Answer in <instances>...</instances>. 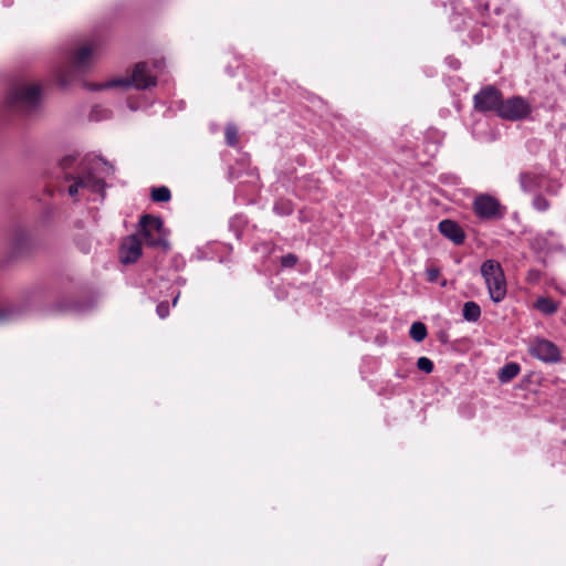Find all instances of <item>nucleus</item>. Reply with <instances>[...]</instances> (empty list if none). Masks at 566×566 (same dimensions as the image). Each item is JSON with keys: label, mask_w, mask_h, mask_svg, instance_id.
Segmentation results:
<instances>
[{"label": "nucleus", "mask_w": 566, "mask_h": 566, "mask_svg": "<svg viewBox=\"0 0 566 566\" xmlns=\"http://www.w3.org/2000/svg\"><path fill=\"white\" fill-rule=\"evenodd\" d=\"M481 316L479 304L473 301L465 302L463 305V317L469 322H476Z\"/></svg>", "instance_id": "15"}, {"label": "nucleus", "mask_w": 566, "mask_h": 566, "mask_svg": "<svg viewBox=\"0 0 566 566\" xmlns=\"http://www.w3.org/2000/svg\"><path fill=\"white\" fill-rule=\"evenodd\" d=\"M12 250L17 254H21L29 250L31 245V235L27 230L18 229L12 235Z\"/></svg>", "instance_id": "12"}, {"label": "nucleus", "mask_w": 566, "mask_h": 566, "mask_svg": "<svg viewBox=\"0 0 566 566\" xmlns=\"http://www.w3.org/2000/svg\"><path fill=\"white\" fill-rule=\"evenodd\" d=\"M409 335L415 342L420 343L428 335L427 326L421 322H415L410 327Z\"/></svg>", "instance_id": "17"}, {"label": "nucleus", "mask_w": 566, "mask_h": 566, "mask_svg": "<svg viewBox=\"0 0 566 566\" xmlns=\"http://www.w3.org/2000/svg\"><path fill=\"white\" fill-rule=\"evenodd\" d=\"M528 353L532 357L546 364H556L562 359L559 348L553 342L541 337H535L530 342Z\"/></svg>", "instance_id": "8"}, {"label": "nucleus", "mask_w": 566, "mask_h": 566, "mask_svg": "<svg viewBox=\"0 0 566 566\" xmlns=\"http://www.w3.org/2000/svg\"><path fill=\"white\" fill-rule=\"evenodd\" d=\"M98 42L93 40L75 50L71 57L74 69L81 72L88 70L93 63L95 54L98 51Z\"/></svg>", "instance_id": "9"}, {"label": "nucleus", "mask_w": 566, "mask_h": 566, "mask_svg": "<svg viewBox=\"0 0 566 566\" xmlns=\"http://www.w3.org/2000/svg\"><path fill=\"white\" fill-rule=\"evenodd\" d=\"M178 298H179V293L174 297L172 300V305L176 306L177 303H178Z\"/></svg>", "instance_id": "32"}, {"label": "nucleus", "mask_w": 566, "mask_h": 566, "mask_svg": "<svg viewBox=\"0 0 566 566\" xmlns=\"http://www.w3.org/2000/svg\"><path fill=\"white\" fill-rule=\"evenodd\" d=\"M535 307L546 315L554 314L558 308L557 304L548 297H539L535 303Z\"/></svg>", "instance_id": "16"}, {"label": "nucleus", "mask_w": 566, "mask_h": 566, "mask_svg": "<svg viewBox=\"0 0 566 566\" xmlns=\"http://www.w3.org/2000/svg\"><path fill=\"white\" fill-rule=\"evenodd\" d=\"M142 241L136 234L127 235L119 249L120 261L125 264L135 263L142 255Z\"/></svg>", "instance_id": "10"}, {"label": "nucleus", "mask_w": 566, "mask_h": 566, "mask_svg": "<svg viewBox=\"0 0 566 566\" xmlns=\"http://www.w3.org/2000/svg\"><path fill=\"white\" fill-rule=\"evenodd\" d=\"M81 250L84 252V253H87L90 251V247L87 244H82L81 245Z\"/></svg>", "instance_id": "31"}, {"label": "nucleus", "mask_w": 566, "mask_h": 566, "mask_svg": "<svg viewBox=\"0 0 566 566\" xmlns=\"http://www.w3.org/2000/svg\"><path fill=\"white\" fill-rule=\"evenodd\" d=\"M520 184L524 191H532L538 186L537 176L532 172H523L520 176Z\"/></svg>", "instance_id": "18"}, {"label": "nucleus", "mask_w": 566, "mask_h": 566, "mask_svg": "<svg viewBox=\"0 0 566 566\" xmlns=\"http://www.w3.org/2000/svg\"><path fill=\"white\" fill-rule=\"evenodd\" d=\"M224 138L229 146H235L238 144V128L232 124L227 125Z\"/></svg>", "instance_id": "21"}, {"label": "nucleus", "mask_w": 566, "mask_h": 566, "mask_svg": "<svg viewBox=\"0 0 566 566\" xmlns=\"http://www.w3.org/2000/svg\"><path fill=\"white\" fill-rule=\"evenodd\" d=\"M481 274L488 286L489 295L495 303L506 296V280L501 264L495 260H486L481 265Z\"/></svg>", "instance_id": "2"}, {"label": "nucleus", "mask_w": 566, "mask_h": 566, "mask_svg": "<svg viewBox=\"0 0 566 566\" xmlns=\"http://www.w3.org/2000/svg\"><path fill=\"white\" fill-rule=\"evenodd\" d=\"M10 315L11 311L9 308H0V322L8 319Z\"/></svg>", "instance_id": "28"}, {"label": "nucleus", "mask_w": 566, "mask_h": 566, "mask_svg": "<svg viewBox=\"0 0 566 566\" xmlns=\"http://www.w3.org/2000/svg\"><path fill=\"white\" fill-rule=\"evenodd\" d=\"M533 207L539 212H545L551 208V203L544 196L537 195L533 199Z\"/></svg>", "instance_id": "22"}, {"label": "nucleus", "mask_w": 566, "mask_h": 566, "mask_svg": "<svg viewBox=\"0 0 566 566\" xmlns=\"http://www.w3.org/2000/svg\"><path fill=\"white\" fill-rule=\"evenodd\" d=\"M439 232L455 245H462L465 241V232L461 226L451 219H444L438 224Z\"/></svg>", "instance_id": "11"}, {"label": "nucleus", "mask_w": 566, "mask_h": 566, "mask_svg": "<svg viewBox=\"0 0 566 566\" xmlns=\"http://www.w3.org/2000/svg\"><path fill=\"white\" fill-rule=\"evenodd\" d=\"M273 209L279 216H289L294 210L292 201L287 199L277 200Z\"/></svg>", "instance_id": "20"}, {"label": "nucleus", "mask_w": 566, "mask_h": 566, "mask_svg": "<svg viewBox=\"0 0 566 566\" xmlns=\"http://www.w3.org/2000/svg\"><path fill=\"white\" fill-rule=\"evenodd\" d=\"M417 367L426 374L432 373L434 368L432 360L424 356L417 360Z\"/></svg>", "instance_id": "23"}, {"label": "nucleus", "mask_w": 566, "mask_h": 566, "mask_svg": "<svg viewBox=\"0 0 566 566\" xmlns=\"http://www.w3.org/2000/svg\"><path fill=\"white\" fill-rule=\"evenodd\" d=\"M156 312L160 318H166L169 315L168 302H160L156 307Z\"/></svg>", "instance_id": "25"}, {"label": "nucleus", "mask_w": 566, "mask_h": 566, "mask_svg": "<svg viewBox=\"0 0 566 566\" xmlns=\"http://www.w3.org/2000/svg\"><path fill=\"white\" fill-rule=\"evenodd\" d=\"M521 371V366L517 363L505 364L497 374L500 382L506 384L515 378Z\"/></svg>", "instance_id": "14"}, {"label": "nucleus", "mask_w": 566, "mask_h": 566, "mask_svg": "<svg viewBox=\"0 0 566 566\" xmlns=\"http://www.w3.org/2000/svg\"><path fill=\"white\" fill-rule=\"evenodd\" d=\"M41 90L36 84H15L7 95V107L12 112L30 113L40 103Z\"/></svg>", "instance_id": "1"}, {"label": "nucleus", "mask_w": 566, "mask_h": 566, "mask_svg": "<svg viewBox=\"0 0 566 566\" xmlns=\"http://www.w3.org/2000/svg\"><path fill=\"white\" fill-rule=\"evenodd\" d=\"M140 233L147 245L154 248L169 249L167 232L160 217L143 214L139 219Z\"/></svg>", "instance_id": "4"}, {"label": "nucleus", "mask_w": 566, "mask_h": 566, "mask_svg": "<svg viewBox=\"0 0 566 566\" xmlns=\"http://www.w3.org/2000/svg\"><path fill=\"white\" fill-rule=\"evenodd\" d=\"M150 198L155 202H167L171 199V192L166 186L156 187L151 189Z\"/></svg>", "instance_id": "19"}, {"label": "nucleus", "mask_w": 566, "mask_h": 566, "mask_svg": "<svg viewBox=\"0 0 566 566\" xmlns=\"http://www.w3.org/2000/svg\"><path fill=\"white\" fill-rule=\"evenodd\" d=\"M474 213L483 220L501 219L505 214V208L491 195H479L473 201Z\"/></svg>", "instance_id": "7"}, {"label": "nucleus", "mask_w": 566, "mask_h": 566, "mask_svg": "<svg viewBox=\"0 0 566 566\" xmlns=\"http://www.w3.org/2000/svg\"><path fill=\"white\" fill-rule=\"evenodd\" d=\"M532 113V105L522 96L502 98L497 116L511 122L527 118Z\"/></svg>", "instance_id": "5"}, {"label": "nucleus", "mask_w": 566, "mask_h": 566, "mask_svg": "<svg viewBox=\"0 0 566 566\" xmlns=\"http://www.w3.org/2000/svg\"><path fill=\"white\" fill-rule=\"evenodd\" d=\"M80 184H82V188L92 192H102L105 187V181L91 172L80 176Z\"/></svg>", "instance_id": "13"}, {"label": "nucleus", "mask_w": 566, "mask_h": 566, "mask_svg": "<svg viewBox=\"0 0 566 566\" xmlns=\"http://www.w3.org/2000/svg\"><path fill=\"white\" fill-rule=\"evenodd\" d=\"M297 256L293 253H287L286 255L282 256L281 259V265L284 268H293L297 263Z\"/></svg>", "instance_id": "24"}, {"label": "nucleus", "mask_w": 566, "mask_h": 566, "mask_svg": "<svg viewBox=\"0 0 566 566\" xmlns=\"http://www.w3.org/2000/svg\"><path fill=\"white\" fill-rule=\"evenodd\" d=\"M60 82H61V85H63V86L66 85V80L65 78L61 77Z\"/></svg>", "instance_id": "33"}, {"label": "nucleus", "mask_w": 566, "mask_h": 566, "mask_svg": "<svg viewBox=\"0 0 566 566\" xmlns=\"http://www.w3.org/2000/svg\"><path fill=\"white\" fill-rule=\"evenodd\" d=\"M438 275V270H433L430 272V281H433L436 276Z\"/></svg>", "instance_id": "30"}, {"label": "nucleus", "mask_w": 566, "mask_h": 566, "mask_svg": "<svg viewBox=\"0 0 566 566\" xmlns=\"http://www.w3.org/2000/svg\"><path fill=\"white\" fill-rule=\"evenodd\" d=\"M502 98L503 94L499 88L486 85L473 96V106L479 113L493 112L497 115Z\"/></svg>", "instance_id": "6"}, {"label": "nucleus", "mask_w": 566, "mask_h": 566, "mask_svg": "<svg viewBox=\"0 0 566 566\" xmlns=\"http://www.w3.org/2000/svg\"><path fill=\"white\" fill-rule=\"evenodd\" d=\"M80 188H82V184H80V177H77L75 181L69 186V195L74 197L78 192Z\"/></svg>", "instance_id": "27"}, {"label": "nucleus", "mask_w": 566, "mask_h": 566, "mask_svg": "<svg viewBox=\"0 0 566 566\" xmlns=\"http://www.w3.org/2000/svg\"><path fill=\"white\" fill-rule=\"evenodd\" d=\"M75 161V157L73 156H65L64 158H62V160L60 161V166L63 170H66L69 168L72 167L73 163Z\"/></svg>", "instance_id": "26"}, {"label": "nucleus", "mask_w": 566, "mask_h": 566, "mask_svg": "<svg viewBox=\"0 0 566 566\" xmlns=\"http://www.w3.org/2000/svg\"><path fill=\"white\" fill-rule=\"evenodd\" d=\"M156 83H157V78L149 73L147 63L139 62L134 66L132 75L129 77L114 78L104 84L97 85L94 88L95 90L111 88V87L128 88L130 86H134L137 90H146L150 86H155Z\"/></svg>", "instance_id": "3"}, {"label": "nucleus", "mask_w": 566, "mask_h": 566, "mask_svg": "<svg viewBox=\"0 0 566 566\" xmlns=\"http://www.w3.org/2000/svg\"><path fill=\"white\" fill-rule=\"evenodd\" d=\"M539 274H541L539 271L531 270V271H528V279L530 280H533V279L536 280V279L539 277Z\"/></svg>", "instance_id": "29"}]
</instances>
